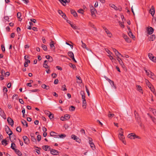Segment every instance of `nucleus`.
<instances>
[{"label":"nucleus","mask_w":156,"mask_h":156,"mask_svg":"<svg viewBox=\"0 0 156 156\" xmlns=\"http://www.w3.org/2000/svg\"><path fill=\"white\" fill-rule=\"evenodd\" d=\"M5 129L6 133L9 135V139L10 140H11L12 136H10L12 134V132L7 126H5Z\"/></svg>","instance_id":"nucleus-1"},{"label":"nucleus","mask_w":156,"mask_h":156,"mask_svg":"<svg viewBox=\"0 0 156 156\" xmlns=\"http://www.w3.org/2000/svg\"><path fill=\"white\" fill-rule=\"evenodd\" d=\"M148 56L149 58L154 62H156V57H154L152 54L149 53L148 54Z\"/></svg>","instance_id":"nucleus-2"},{"label":"nucleus","mask_w":156,"mask_h":156,"mask_svg":"<svg viewBox=\"0 0 156 156\" xmlns=\"http://www.w3.org/2000/svg\"><path fill=\"white\" fill-rule=\"evenodd\" d=\"M147 34H151L153 33L154 29L151 27H149L147 28Z\"/></svg>","instance_id":"nucleus-3"},{"label":"nucleus","mask_w":156,"mask_h":156,"mask_svg":"<svg viewBox=\"0 0 156 156\" xmlns=\"http://www.w3.org/2000/svg\"><path fill=\"white\" fill-rule=\"evenodd\" d=\"M136 135L134 133H130L128 135V137L131 139H134L136 138Z\"/></svg>","instance_id":"nucleus-4"},{"label":"nucleus","mask_w":156,"mask_h":156,"mask_svg":"<svg viewBox=\"0 0 156 156\" xmlns=\"http://www.w3.org/2000/svg\"><path fill=\"white\" fill-rule=\"evenodd\" d=\"M122 37L127 42L130 43L131 42V40L125 34H122Z\"/></svg>","instance_id":"nucleus-5"},{"label":"nucleus","mask_w":156,"mask_h":156,"mask_svg":"<svg viewBox=\"0 0 156 156\" xmlns=\"http://www.w3.org/2000/svg\"><path fill=\"white\" fill-rule=\"evenodd\" d=\"M110 5L111 7L114 8L115 10H119V11H120L122 10V8L120 6H119L118 7H117L116 6H115L113 4H111Z\"/></svg>","instance_id":"nucleus-6"},{"label":"nucleus","mask_w":156,"mask_h":156,"mask_svg":"<svg viewBox=\"0 0 156 156\" xmlns=\"http://www.w3.org/2000/svg\"><path fill=\"white\" fill-rule=\"evenodd\" d=\"M7 121L9 124L11 126H12L14 125V121L11 118L9 117L7 118Z\"/></svg>","instance_id":"nucleus-7"},{"label":"nucleus","mask_w":156,"mask_h":156,"mask_svg":"<svg viewBox=\"0 0 156 156\" xmlns=\"http://www.w3.org/2000/svg\"><path fill=\"white\" fill-rule=\"evenodd\" d=\"M23 138L25 144H28L29 143V140L26 136H23Z\"/></svg>","instance_id":"nucleus-8"},{"label":"nucleus","mask_w":156,"mask_h":156,"mask_svg":"<svg viewBox=\"0 0 156 156\" xmlns=\"http://www.w3.org/2000/svg\"><path fill=\"white\" fill-rule=\"evenodd\" d=\"M50 150L51 154L53 155H57L59 153L58 151L55 149H51Z\"/></svg>","instance_id":"nucleus-9"},{"label":"nucleus","mask_w":156,"mask_h":156,"mask_svg":"<svg viewBox=\"0 0 156 156\" xmlns=\"http://www.w3.org/2000/svg\"><path fill=\"white\" fill-rule=\"evenodd\" d=\"M146 85L148 86L151 91L153 89H154V87L148 80H146Z\"/></svg>","instance_id":"nucleus-10"},{"label":"nucleus","mask_w":156,"mask_h":156,"mask_svg":"<svg viewBox=\"0 0 156 156\" xmlns=\"http://www.w3.org/2000/svg\"><path fill=\"white\" fill-rule=\"evenodd\" d=\"M149 13H151L152 16H153L154 15L155 13V11L154 8L153 6H152L151 9L149 10Z\"/></svg>","instance_id":"nucleus-11"},{"label":"nucleus","mask_w":156,"mask_h":156,"mask_svg":"<svg viewBox=\"0 0 156 156\" xmlns=\"http://www.w3.org/2000/svg\"><path fill=\"white\" fill-rule=\"evenodd\" d=\"M134 115L136 120L139 122L140 121V118L138 114L136 112V111H134Z\"/></svg>","instance_id":"nucleus-12"},{"label":"nucleus","mask_w":156,"mask_h":156,"mask_svg":"<svg viewBox=\"0 0 156 156\" xmlns=\"http://www.w3.org/2000/svg\"><path fill=\"white\" fill-rule=\"evenodd\" d=\"M112 49H113V51L115 53V55L116 56H117V57H118L119 55H121V56H122V57L123 56L116 49H115L114 48H113Z\"/></svg>","instance_id":"nucleus-13"},{"label":"nucleus","mask_w":156,"mask_h":156,"mask_svg":"<svg viewBox=\"0 0 156 156\" xmlns=\"http://www.w3.org/2000/svg\"><path fill=\"white\" fill-rule=\"evenodd\" d=\"M91 15L92 16L95 15V12L96 11V9L93 6H92L90 9Z\"/></svg>","instance_id":"nucleus-14"},{"label":"nucleus","mask_w":156,"mask_h":156,"mask_svg":"<svg viewBox=\"0 0 156 156\" xmlns=\"http://www.w3.org/2000/svg\"><path fill=\"white\" fill-rule=\"evenodd\" d=\"M147 75L152 79H154V77H153L154 76V73L150 71H149V73L147 74Z\"/></svg>","instance_id":"nucleus-15"},{"label":"nucleus","mask_w":156,"mask_h":156,"mask_svg":"<svg viewBox=\"0 0 156 156\" xmlns=\"http://www.w3.org/2000/svg\"><path fill=\"white\" fill-rule=\"evenodd\" d=\"M50 135L51 136H54L55 137L57 138V136H58V134L57 133L52 131L50 133Z\"/></svg>","instance_id":"nucleus-16"},{"label":"nucleus","mask_w":156,"mask_h":156,"mask_svg":"<svg viewBox=\"0 0 156 156\" xmlns=\"http://www.w3.org/2000/svg\"><path fill=\"white\" fill-rule=\"evenodd\" d=\"M30 136L31 137V140L34 142H36V139L34 137V133H31L30 134Z\"/></svg>","instance_id":"nucleus-17"},{"label":"nucleus","mask_w":156,"mask_h":156,"mask_svg":"<svg viewBox=\"0 0 156 156\" xmlns=\"http://www.w3.org/2000/svg\"><path fill=\"white\" fill-rule=\"evenodd\" d=\"M14 151L19 156H22V153L19 150L17 149H16Z\"/></svg>","instance_id":"nucleus-18"},{"label":"nucleus","mask_w":156,"mask_h":156,"mask_svg":"<svg viewBox=\"0 0 156 156\" xmlns=\"http://www.w3.org/2000/svg\"><path fill=\"white\" fill-rule=\"evenodd\" d=\"M128 34L129 36L130 37L132 38L133 40L135 39V37L134 35H133V33H132L131 31L129 32L128 33Z\"/></svg>","instance_id":"nucleus-19"},{"label":"nucleus","mask_w":156,"mask_h":156,"mask_svg":"<svg viewBox=\"0 0 156 156\" xmlns=\"http://www.w3.org/2000/svg\"><path fill=\"white\" fill-rule=\"evenodd\" d=\"M21 122L23 126H26V127H28V124L26 121L24 119H22L21 121Z\"/></svg>","instance_id":"nucleus-20"},{"label":"nucleus","mask_w":156,"mask_h":156,"mask_svg":"<svg viewBox=\"0 0 156 156\" xmlns=\"http://www.w3.org/2000/svg\"><path fill=\"white\" fill-rule=\"evenodd\" d=\"M70 11L71 14H72L74 17H76L77 16V14L74 10L71 9Z\"/></svg>","instance_id":"nucleus-21"},{"label":"nucleus","mask_w":156,"mask_h":156,"mask_svg":"<svg viewBox=\"0 0 156 156\" xmlns=\"http://www.w3.org/2000/svg\"><path fill=\"white\" fill-rule=\"evenodd\" d=\"M68 55L70 57V58H72L74 56V54L72 51H69L68 52Z\"/></svg>","instance_id":"nucleus-22"},{"label":"nucleus","mask_w":156,"mask_h":156,"mask_svg":"<svg viewBox=\"0 0 156 156\" xmlns=\"http://www.w3.org/2000/svg\"><path fill=\"white\" fill-rule=\"evenodd\" d=\"M63 5V3H69L70 2V0H58Z\"/></svg>","instance_id":"nucleus-23"},{"label":"nucleus","mask_w":156,"mask_h":156,"mask_svg":"<svg viewBox=\"0 0 156 156\" xmlns=\"http://www.w3.org/2000/svg\"><path fill=\"white\" fill-rule=\"evenodd\" d=\"M42 148L45 151H47L48 149H49V150H50L51 148L50 147V146L48 145H44L42 147Z\"/></svg>","instance_id":"nucleus-24"},{"label":"nucleus","mask_w":156,"mask_h":156,"mask_svg":"<svg viewBox=\"0 0 156 156\" xmlns=\"http://www.w3.org/2000/svg\"><path fill=\"white\" fill-rule=\"evenodd\" d=\"M119 137L120 140L121 141L123 140L124 139V137L123 134H122V133H119Z\"/></svg>","instance_id":"nucleus-25"},{"label":"nucleus","mask_w":156,"mask_h":156,"mask_svg":"<svg viewBox=\"0 0 156 156\" xmlns=\"http://www.w3.org/2000/svg\"><path fill=\"white\" fill-rule=\"evenodd\" d=\"M3 92L5 93L4 94V95L5 96L6 95L7 97L8 96L7 94L5 93L7 91V88L6 87H4L3 88Z\"/></svg>","instance_id":"nucleus-26"},{"label":"nucleus","mask_w":156,"mask_h":156,"mask_svg":"<svg viewBox=\"0 0 156 156\" xmlns=\"http://www.w3.org/2000/svg\"><path fill=\"white\" fill-rule=\"evenodd\" d=\"M1 142L2 144L3 145H4L5 146H6L8 144L7 141L5 139L3 140Z\"/></svg>","instance_id":"nucleus-27"},{"label":"nucleus","mask_w":156,"mask_h":156,"mask_svg":"<svg viewBox=\"0 0 156 156\" xmlns=\"http://www.w3.org/2000/svg\"><path fill=\"white\" fill-rule=\"evenodd\" d=\"M80 94L82 96V99H84L85 98V96L84 91H81L80 92Z\"/></svg>","instance_id":"nucleus-28"},{"label":"nucleus","mask_w":156,"mask_h":156,"mask_svg":"<svg viewBox=\"0 0 156 156\" xmlns=\"http://www.w3.org/2000/svg\"><path fill=\"white\" fill-rule=\"evenodd\" d=\"M0 115L4 118L5 114L4 111L0 108Z\"/></svg>","instance_id":"nucleus-29"},{"label":"nucleus","mask_w":156,"mask_h":156,"mask_svg":"<svg viewBox=\"0 0 156 156\" xmlns=\"http://www.w3.org/2000/svg\"><path fill=\"white\" fill-rule=\"evenodd\" d=\"M89 144L92 149L94 150L95 149V147L94 143L93 142H90Z\"/></svg>","instance_id":"nucleus-30"},{"label":"nucleus","mask_w":156,"mask_h":156,"mask_svg":"<svg viewBox=\"0 0 156 156\" xmlns=\"http://www.w3.org/2000/svg\"><path fill=\"white\" fill-rule=\"evenodd\" d=\"M117 60L119 62V63L120 64V65H123V62L121 60V59L120 58L119 56L117 57Z\"/></svg>","instance_id":"nucleus-31"},{"label":"nucleus","mask_w":156,"mask_h":156,"mask_svg":"<svg viewBox=\"0 0 156 156\" xmlns=\"http://www.w3.org/2000/svg\"><path fill=\"white\" fill-rule=\"evenodd\" d=\"M76 78L77 79L79 80H80V81H77V83H82V80L80 78V77L79 76H76Z\"/></svg>","instance_id":"nucleus-32"},{"label":"nucleus","mask_w":156,"mask_h":156,"mask_svg":"<svg viewBox=\"0 0 156 156\" xmlns=\"http://www.w3.org/2000/svg\"><path fill=\"white\" fill-rule=\"evenodd\" d=\"M30 63V60H27L24 63V66L25 67H27L28 66V64Z\"/></svg>","instance_id":"nucleus-33"},{"label":"nucleus","mask_w":156,"mask_h":156,"mask_svg":"<svg viewBox=\"0 0 156 156\" xmlns=\"http://www.w3.org/2000/svg\"><path fill=\"white\" fill-rule=\"evenodd\" d=\"M105 31L108 37H111L112 35L111 33L110 32V31L108 30V29H107Z\"/></svg>","instance_id":"nucleus-34"},{"label":"nucleus","mask_w":156,"mask_h":156,"mask_svg":"<svg viewBox=\"0 0 156 156\" xmlns=\"http://www.w3.org/2000/svg\"><path fill=\"white\" fill-rule=\"evenodd\" d=\"M21 16V13L20 12H18L17 13V16L18 18L19 19V21H21L22 19L20 18Z\"/></svg>","instance_id":"nucleus-35"},{"label":"nucleus","mask_w":156,"mask_h":156,"mask_svg":"<svg viewBox=\"0 0 156 156\" xmlns=\"http://www.w3.org/2000/svg\"><path fill=\"white\" fill-rule=\"evenodd\" d=\"M16 145L14 143H12L11 144V148L14 150H15L16 149L15 148Z\"/></svg>","instance_id":"nucleus-36"},{"label":"nucleus","mask_w":156,"mask_h":156,"mask_svg":"<svg viewBox=\"0 0 156 156\" xmlns=\"http://www.w3.org/2000/svg\"><path fill=\"white\" fill-rule=\"evenodd\" d=\"M70 26L71 27L74 29H78V27L76 26L75 24H70Z\"/></svg>","instance_id":"nucleus-37"},{"label":"nucleus","mask_w":156,"mask_h":156,"mask_svg":"<svg viewBox=\"0 0 156 156\" xmlns=\"http://www.w3.org/2000/svg\"><path fill=\"white\" fill-rule=\"evenodd\" d=\"M66 136V135L65 134H61L60 135H58V136H57V138H63L65 137Z\"/></svg>","instance_id":"nucleus-38"},{"label":"nucleus","mask_w":156,"mask_h":156,"mask_svg":"<svg viewBox=\"0 0 156 156\" xmlns=\"http://www.w3.org/2000/svg\"><path fill=\"white\" fill-rule=\"evenodd\" d=\"M155 35L154 34L152 35L150 37V38L149 40L153 41L155 39Z\"/></svg>","instance_id":"nucleus-39"},{"label":"nucleus","mask_w":156,"mask_h":156,"mask_svg":"<svg viewBox=\"0 0 156 156\" xmlns=\"http://www.w3.org/2000/svg\"><path fill=\"white\" fill-rule=\"evenodd\" d=\"M83 99V106H85V108H86L87 103H86V101L85 99Z\"/></svg>","instance_id":"nucleus-40"},{"label":"nucleus","mask_w":156,"mask_h":156,"mask_svg":"<svg viewBox=\"0 0 156 156\" xmlns=\"http://www.w3.org/2000/svg\"><path fill=\"white\" fill-rule=\"evenodd\" d=\"M41 47L44 51H46L47 50V47L46 45L42 44L41 45Z\"/></svg>","instance_id":"nucleus-41"},{"label":"nucleus","mask_w":156,"mask_h":156,"mask_svg":"<svg viewBox=\"0 0 156 156\" xmlns=\"http://www.w3.org/2000/svg\"><path fill=\"white\" fill-rule=\"evenodd\" d=\"M82 47L83 48H85L86 49L88 50V48L87 47L86 44L84 43H83L82 45Z\"/></svg>","instance_id":"nucleus-42"},{"label":"nucleus","mask_w":156,"mask_h":156,"mask_svg":"<svg viewBox=\"0 0 156 156\" xmlns=\"http://www.w3.org/2000/svg\"><path fill=\"white\" fill-rule=\"evenodd\" d=\"M16 131L19 132H20L21 131V128L20 126H18L16 129Z\"/></svg>","instance_id":"nucleus-43"},{"label":"nucleus","mask_w":156,"mask_h":156,"mask_svg":"<svg viewBox=\"0 0 156 156\" xmlns=\"http://www.w3.org/2000/svg\"><path fill=\"white\" fill-rule=\"evenodd\" d=\"M48 117H49L50 119H51L53 118L54 115L53 114L51 113L48 115Z\"/></svg>","instance_id":"nucleus-44"},{"label":"nucleus","mask_w":156,"mask_h":156,"mask_svg":"<svg viewBox=\"0 0 156 156\" xmlns=\"http://www.w3.org/2000/svg\"><path fill=\"white\" fill-rule=\"evenodd\" d=\"M75 109V107L73 106H71L69 108V110L71 111H74Z\"/></svg>","instance_id":"nucleus-45"},{"label":"nucleus","mask_w":156,"mask_h":156,"mask_svg":"<svg viewBox=\"0 0 156 156\" xmlns=\"http://www.w3.org/2000/svg\"><path fill=\"white\" fill-rule=\"evenodd\" d=\"M69 65L70 67L72 68L73 69H74L75 68H76L74 64H73L72 63H69Z\"/></svg>","instance_id":"nucleus-46"},{"label":"nucleus","mask_w":156,"mask_h":156,"mask_svg":"<svg viewBox=\"0 0 156 156\" xmlns=\"http://www.w3.org/2000/svg\"><path fill=\"white\" fill-rule=\"evenodd\" d=\"M43 66L46 69H50L49 66H48L47 64H43Z\"/></svg>","instance_id":"nucleus-47"},{"label":"nucleus","mask_w":156,"mask_h":156,"mask_svg":"<svg viewBox=\"0 0 156 156\" xmlns=\"http://www.w3.org/2000/svg\"><path fill=\"white\" fill-rule=\"evenodd\" d=\"M12 136L11 140H10L11 142H12L14 140H15L16 139V136L14 135H12V136Z\"/></svg>","instance_id":"nucleus-48"},{"label":"nucleus","mask_w":156,"mask_h":156,"mask_svg":"<svg viewBox=\"0 0 156 156\" xmlns=\"http://www.w3.org/2000/svg\"><path fill=\"white\" fill-rule=\"evenodd\" d=\"M78 12L81 13L82 14H83L84 13V11L82 9H79L78 11Z\"/></svg>","instance_id":"nucleus-49"},{"label":"nucleus","mask_w":156,"mask_h":156,"mask_svg":"<svg viewBox=\"0 0 156 156\" xmlns=\"http://www.w3.org/2000/svg\"><path fill=\"white\" fill-rule=\"evenodd\" d=\"M137 90H138L140 92H141L142 90L141 87L139 86H137Z\"/></svg>","instance_id":"nucleus-50"},{"label":"nucleus","mask_w":156,"mask_h":156,"mask_svg":"<svg viewBox=\"0 0 156 156\" xmlns=\"http://www.w3.org/2000/svg\"><path fill=\"white\" fill-rule=\"evenodd\" d=\"M37 139L38 142L41 140V136L40 135H38L37 136Z\"/></svg>","instance_id":"nucleus-51"},{"label":"nucleus","mask_w":156,"mask_h":156,"mask_svg":"<svg viewBox=\"0 0 156 156\" xmlns=\"http://www.w3.org/2000/svg\"><path fill=\"white\" fill-rule=\"evenodd\" d=\"M51 43H50V47L51 48H54L55 46L54 44V42L53 41H51Z\"/></svg>","instance_id":"nucleus-52"},{"label":"nucleus","mask_w":156,"mask_h":156,"mask_svg":"<svg viewBox=\"0 0 156 156\" xmlns=\"http://www.w3.org/2000/svg\"><path fill=\"white\" fill-rule=\"evenodd\" d=\"M62 90L63 91L66 90L67 89L66 88V86L65 84L63 85L62 87Z\"/></svg>","instance_id":"nucleus-53"},{"label":"nucleus","mask_w":156,"mask_h":156,"mask_svg":"<svg viewBox=\"0 0 156 156\" xmlns=\"http://www.w3.org/2000/svg\"><path fill=\"white\" fill-rule=\"evenodd\" d=\"M77 137V136L74 134H73L71 136V138L74 140L76 139Z\"/></svg>","instance_id":"nucleus-54"},{"label":"nucleus","mask_w":156,"mask_h":156,"mask_svg":"<svg viewBox=\"0 0 156 156\" xmlns=\"http://www.w3.org/2000/svg\"><path fill=\"white\" fill-rule=\"evenodd\" d=\"M85 88H86V92L87 94L88 95V96H89L90 95L89 91V90H88L87 87L86 86H85Z\"/></svg>","instance_id":"nucleus-55"},{"label":"nucleus","mask_w":156,"mask_h":156,"mask_svg":"<svg viewBox=\"0 0 156 156\" xmlns=\"http://www.w3.org/2000/svg\"><path fill=\"white\" fill-rule=\"evenodd\" d=\"M62 16V17L63 18H64L65 20H66L67 19V17H66V14L63 13L62 14H61V15Z\"/></svg>","instance_id":"nucleus-56"},{"label":"nucleus","mask_w":156,"mask_h":156,"mask_svg":"<svg viewBox=\"0 0 156 156\" xmlns=\"http://www.w3.org/2000/svg\"><path fill=\"white\" fill-rule=\"evenodd\" d=\"M105 50L109 55H111L112 54V53L108 49H105Z\"/></svg>","instance_id":"nucleus-57"},{"label":"nucleus","mask_w":156,"mask_h":156,"mask_svg":"<svg viewBox=\"0 0 156 156\" xmlns=\"http://www.w3.org/2000/svg\"><path fill=\"white\" fill-rule=\"evenodd\" d=\"M119 24L120 26L122 28H124V26L123 24V23L122 22H119Z\"/></svg>","instance_id":"nucleus-58"},{"label":"nucleus","mask_w":156,"mask_h":156,"mask_svg":"<svg viewBox=\"0 0 156 156\" xmlns=\"http://www.w3.org/2000/svg\"><path fill=\"white\" fill-rule=\"evenodd\" d=\"M1 48L2 51L4 52H5V47L2 44L1 45Z\"/></svg>","instance_id":"nucleus-59"},{"label":"nucleus","mask_w":156,"mask_h":156,"mask_svg":"<svg viewBox=\"0 0 156 156\" xmlns=\"http://www.w3.org/2000/svg\"><path fill=\"white\" fill-rule=\"evenodd\" d=\"M44 112L45 114L47 115H49L51 112L48 110H45L44 111Z\"/></svg>","instance_id":"nucleus-60"},{"label":"nucleus","mask_w":156,"mask_h":156,"mask_svg":"<svg viewBox=\"0 0 156 156\" xmlns=\"http://www.w3.org/2000/svg\"><path fill=\"white\" fill-rule=\"evenodd\" d=\"M60 119L61 120H62V121H64L65 120H67V119H66V118H65V117H63V116H62L61 117V118H60Z\"/></svg>","instance_id":"nucleus-61"},{"label":"nucleus","mask_w":156,"mask_h":156,"mask_svg":"<svg viewBox=\"0 0 156 156\" xmlns=\"http://www.w3.org/2000/svg\"><path fill=\"white\" fill-rule=\"evenodd\" d=\"M114 116V114H109L108 115V116L109 118H112Z\"/></svg>","instance_id":"nucleus-62"},{"label":"nucleus","mask_w":156,"mask_h":156,"mask_svg":"<svg viewBox=\"0 0 156 156\" xmlns=\"http://www.w3.org/2000/svg\"><path fill=\"white\" fill-rule=\"evenodd\" d=\"M76 142H78L79 143H80L81 140L77 137L76 139L75 140Z\"/></svg>","instance_id":"nucleus-63"},{"label":"nucleus","mask_w":156,"mask_h":156,"mask_svg":"<svg viewBox=\"0 0 156 156\" xmlns=\"http://www.w3.org/2000/svg\"><path fill=\"white\" fill-rule=\"evenodd\" d=\"M152 112H153L154 115L156 116V110L155 109H152Z\"/></svg>","instance_id":"nucleus-64"}]
</instances>
